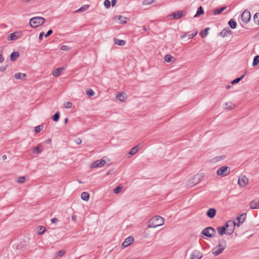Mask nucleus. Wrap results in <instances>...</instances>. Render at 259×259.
Here are the masks:
<instances>
[{
	"instance_id": "obj_37",
	"label": "nucleus",
	"mask_w": 259,
	"mask_h": 259,
	"mask_svg": "<svg viewBox=\"0 0 259 259\" xmlns=\"http://www.w3.org/2000/svg\"><path fill=\"white\" fill-rule=\"evenodd\" d=\"M259 63V55H257L255 56L253 58V61L252 63V66H255Z\"/></svg>"
},
{
	"instance_id": "obj_26",
	"label": "nucleus",
	"mask_w": 259,
	"mask_h": 259,
	"mask_svg": "<svg viewBox=\"0 0 259 259\" xmlns=\"http://www.w3.org/2000/svg\"><path fill=\"white\" fill-rule=\"evenodd\" d=\"M226 158V156L225 155H220V156H216V157H213L211 161L213 162H218L219 161H221V160H222L223 159H224L225 158Z\"/></svg>"
},
{
	"instance_id": "obj_18",
	"label": "nucleus",
	"mask_w": 259,
	"mask_h": 259,
	"mask_svg": "<svg viewBox=\"0 0 259 259\" xmlns=\"http://www.w3.org/2000/svg\"><path fill=\"white\" fill-rule=\"evenodd\" d=\"M231 34H232V31H231V30H229V28L224 29L220 32V35L222 36V37H225V36H227Z\"/></svg>"
},
{
	"instance_id": "obj_22",
	"label": "nucleus",
	"mask_w": 259,
	"mask_h": 259,
	"mask_svg": "<svg viewBox=\"0 0 259 259\" xmlns=\"http://www.w3.org/2000/svg\"><path fill=\"white\" fill-rule=\"evenodd\" d=\"M19 56V53L18 52H13L10 55V59L12 61H15L17 59Z\"/></svg>"
},
{
	"instance_id": "obj_63",
	"label": "nucleus",
	"mask_w": 259,
	"mask_h": 259,
	"mask_svg": "<svg viewBox=\"0 0 259 259\" xmlns=\"http://www.w3.org/2000/svg\"><path fill=\"white\" fill-rule=\"evenodd\" d=\"M22 1H23L24 2H25V3H28V2H29L30 1H31V0H22Z\"/></svg>"
},
{
	"instance_id": "obj_9",
	"label": "nucleus",
	"mask_w": 259,
	"mask_h": 259,
	"mask_svg": "<svg viewBox=\"0 0 259 259\" xmlns=\"http://www.w3.org/2000/svg\"><path fill=\"white\" fill-rule=\"evenodd\" d=\"M106 161L103 159L95 161L91 165V167L97 168L102 167L105 165Z\"/></svg>"
},
{
	"instance_id": "obj_20",
	"label": "nucleus",
	"mask_w": 259,
	"mask_h": 259,
	"mask_svg": "<svg viewBox=\"0 0 259 259\" xmlns=\"http://www.w3.org/2000/svg\"><path fill=\"white\" fill-rule=\"evenodd\" d=\"M201 178L202 177L200 176L199 175H195L193 179L191 180V181H193L192 184L194 185L198 183L199 181L201 180Z\"/></svg>"
},
{
	"instance_id": "obj_11",
	"label": "nucleus",
	"mask_w": 259,
	"mask_h": 259,
	"mask_svg": "<svg viewBox=\"0 0 259 259\" xmlns=\"http://www.w3.org/2000/svg\"><path fill=\"white\" fill-rule=\"evenodd\" d=\"M249 206L251 209L259 208V198H256L250 201Z\"/></svg>"
},
{
	"instance_id": "obj_13",
	"label": "nucleus",
	"mask_w": 259,
	"mask_h": 259,
	"mask_svg": "<svg viewBox=\"0 0 259 259\" xmlns=\"http://www.w3.org/2000/svg\"><path fill=\"white\" fill-rule=\"evenodd\" d=\"M202 256V255L200 251L195 250L191 254L190 259H200Z\"/></svg>"
},
{
	"instance_id": "obj_59",
	"label": "nucleus",
	"mask_w": 259,
	"mask_h": 259,
	"mask_svg": "<svg viewBox=\"0 0 259 259\" xmlns=\"http://www.w3.org/2000/svg\"><path fill=\"white\" fill-rule=\"evenodd\" d=\"M2 158L3 160H6L7 159V156L6 155H3Z\"/></svg>"
},
{
	"instance_id": "obj_35",
	"label": "nucleus",
	"mask_w": 259,
	"mask_h": 259,
	"mask_svg": "<svg viewBox=\"0 0 259 259\" xmlns=\"http://www.w3.org/2000/svg\"><path fill=\"white\" fill-rule=\"evenodd\" d=\"M244 76H245V75L243 74L240 77H238V78H236V79H234L233 80H232L231 81V84H235L238 83L244 77Z\"/></svg>"
},
{
	"instance_id": "obj_6",
	"label": "nucleus",
	"mask_w": 259,
	"mask_h": 259,
	"mask_svg": "<svg viewBox=\"0 0 259 259\" xmlns=\"http://www.w3.org/2000/svg\"><path fill=\"white\" fill-rule=\"evenodd\" d=\"M230 172V167L227 166H223L218 169L217 174L218 176L225 177L228 176Z\"/></svg>"
},
{
	"instance_id": "obj_64",
	"label": "nucleus",
	"mask_w": 259,
	"mask_h": 259,
	"mask_svg": "<svg viewBox=\"0 0 259 259\" xmlns=\"http://www.w3.org/2000/svg\"><path fill=\"white\" fill-rule=\"evenodd\" d=\"M143 30H144L145 31H147V28L146 27V26H144V27H143Z\"/></svg>"
},
{
	"instance_id": "obj_33",
	"label": "nucleus",
	"mask_w": 259,
	"mask_h": 259,
	"mask_svg": "<svg viewBox=\"0 0 259 259\" xmlns=\"http://www.w3.org/2000/svg\"><path fill=\"white\" fill-rule=\"evenodd\" d=\"M228 24L230 26V27L232 28V29H234L237 26V23L236 22L233 20V19H231L229 22H228Z\"/></svg>"
},
{
	"instance_id": "obj_48",
	"label": "nucleus",
	"mask_w": 259,
	"mask_h": 259,
	"mask_svg": "<svg viewBox=\"0 0 259 259\" xmlns=\"http://www.w3.org/2000/svg\"><path fill=\"white\" fill-rule=\"evenodd\" d=\"M60 49L61 50H62V51H69L70 50V47H68V46L64 45V46H62L61 47Z\"/></svg>"
},
{
	"instance_id": "obj_58",
	"label": "nucleus",
	"mask_w": 259,
	"mask_h": 259,
	"mask_svg": "<svg viewBox=\"0 0 259 259\" xmlns=\"http://www.w3.org/2000/svg\"><path fill=\"white\" fill-rule=\"evenodd\" d=\"M186 36H187V34H186V33H185L184 34H183V35H181V38L182 39H183L184 38H185V37H186Z\"/></svg>"
},
{
	"instance_id": "obj_44",
	"label": "nucleus",
	"mask_w": 259,
	"mask_h": 259,
	"mask_svg": "<svg viewBox=\"0 0 259 259\" xmlns=\"http://www.w3.org/2000/svg\"><path fill=\"white\" fill-rule=\"evenodd\" d=\"M65 251L64 250H61L57 252V256L61 257L63 256L65 254Z\"/></svg>"
},
{
	"instance_id": "obj_4",
	"label": "nucleus",
	"mask_w": 259,
	"mask_h": 259,
	"mask_svg": "<svg viewBox=\"0 0 259 259\" xmlns=\"http://www.w3.org/2000/svg\"><path fill=\"white\" fill-rule=\"evenodd\" d=\"M45 19L42 17H35L30 20V25L32 28H36L45 22Z\"/></svg>"
},
{
	"instance_id": "obj_16",
	"label": "nucleus",
	"mask_w": 259,
	"mask_h": 259,
	"mask_svg": "<svg viewBox=\"0 0 259 259\" xmlns=\"http://www.w3.org/2000/svg\"><path fill=\"white\" fill-rule=\"evenodd\" d=\"M216 210L213 208H209L206 212L207 216L210 219L214 218Z\"/></svg>"
},
{
	"instance_id": "obj_45",
	"label": "nucleus",
	"mask_w": 259,
	"mask_h": 259,
	"mask_svg": "<svg viewBox=\"0 0 259 259\" xmlns=\"http://www.w3.org/2000/svg\"><path fill=\"white\" fill-rule=\"evenodd\" d=\"M104 5L106 8H109L110 7L111 3L109 0H105Z\"/></svg>"
},
{
	"instance_id": "obj_34",
	"label": "nucleus",
	"mask_w": 259,
	"mask_h": 259,
	"mask_svg": "<svg viewBox=\"0 0 259 259\" xmlns=\"http://www.w3.org/2000/svg\"><path fill=\"white\" fill-rule=\"evenodd\" d=\"M46 231V229L44 226H39L37 227V233L38 235L42 234Z\"/></svg>"
},
{
	"instance_id": "obj_32",
	"label": "nucleus",
	"mask_w": 259,
	"mask_h": 259,
	"mask_svg": "<svg viewBox=\"0 0 259 259\" xmlns=\"http://www.w3.org/2000/svg\"><path fill=\"white\" fill-rule=\"evenodd\" d=\"M204 13V10L202 6H200L197 9V11L196 14L194 16V17H197L200 15H202Z\"/></svg>"
},
{
	"instance_id": "obj_27",
	"label": "nucleus",
	"mask_w": 259,
	"mask_h": 259,
	"mask_svg": "<svg viewBox=\"0 0 259 259\" xmlns=\"http://www.w3.org/2000/svg\"><path fill=\"white\" fill-rule=\"evenodd\" d=\"M90 198V194L88 192H83L81 194V198L84 201H88Z\"/></svg>"
},
{
	"instance_id": "obj_60",
	"label": "nucleus",
	"mask_w": 259,
	"mask_h": 259,
	"mask_svg": "<svg viewBox=\"0 0 259 259\" xmlns=\"http://www.w3.org/2000/svg\"><path fill=\"white\" fill-rule=\"evenodd\" d=\"M68 118H66L65 119V120H64V122H65V124H66V123H67L68 122Z\"/></svg>"
},
{
	"instance_id": "obj_30",
	"label": "nucleus",
	"mask_w": 259,
	"mask_h": 259,
	"mask_svg": "<svg viewBox=\"0 0 259 259\" xmlns=\"http://www.w3.org/2000/svg\"><path fill=\"white\" fill-rule=\"evenodd\" d=\"M26 76L25 73L20 72L17 73L15 74V77L17 79H23Z\"/></svg>"
},
{
	"instance_id": "obj_2",
	"label": "nucleus",
	"mask_w": 259,
	"mask_h": 259,
	"mask_svg": "<svg viewBox=\"0 0 259 259\" xmlns=\"http://www.w3.org/2000/svg\"><path fill=\"white\" fill-rule=\"evenodd\" d=\"M164 219L159 215H155L151 218L148 222L147 226L150 228H155L164 224Z\"/></svg>"
},
{
	"instance_id": "obj_7",
	"label": "nucleus",
	"mask_w": 259,
	"mask_h": 259,
	"mask_svg": "<svg viewBox=\"0 0 259 259\" xmlns=\"http://www.w3.org/2000/svg\"><path fill=\"white\" fill-rule=\"evenodd\" d=\"M251 15L249 11L246 10L244 11L241 16V21L244 23H247L250 20Z\"/></svg>"
},
{
	"instance_id": "obj_28",
	"label": "nucleus",
	"mask_w": 259,
	"mask_h": 259,
	"mask_svg": "<svg viewBox=\"0 0 259 259\" xmlns=\"http://www.w3.org/2000/svg\"><path fill=\"white\" fill-rule=\"evenodd\" d=\"M115 19H117L121 24H125L126 23V18L121 16H117L114 17Z\"/></svg>"
},
{
	"instance_id": "obj_49",
	"label": "nucleus",
	"mask_w": 259,
	"mask_h": 259,
	"mask_svg": "<svg viewBox=\"0 0 259 259\" xmlns=\"http://www.w3.org/2000/svg\"><path fill=\"white\" fill-rule=\"evenodd\" d=\"M2 52H3V49H0V63L3 62L5 60V59L2 54Z\"/></svg>"
},
{
	"instance_id": "obj_47",
	"label": "nucleus",
	"mask_w": 259,
	"mask_h": 259,
	"mask_svg": "<svg viewBox=\"0 0 259 259\" xmlns=\"http://www.w3.org/2000/svg\"><path fill=\"white\" fill-rule=\"evenodd\" d=\"M25 181V177L22 176L18 178L17 182L20 183H24Z\"/></svg>"
},
{
	"instance_id": "obj_38",
	"label": "nucleus",
	"mask_w": 259,
	"mask_h": 259,
	"mask_svg": "<svg viewBox=\"0 0 259 259\" xmlns=\"http://www.w3.org/2000/svg\"><path fill=\"white\" fill-rule=\"evenodd\" d=\"M60 117V112H57L52 117V119L55 121H58Z\"/></svg>"
},
{
	"instance_id": "obj_43",
	"label": "nucleus",
	"mask_w": 259,
	"mask_h": 259,
	"mask_svg": "<svg viewBox=\"0 0 259 259\" xmlns=\"http://www.w3.org/2000/svg\"><path fill=\"white\" fill-rule=\"evenodd\" d=\"M64 107L66 108H72V104L71 102H65L64 103Z\"/></svg>"
},
{
	"instance_id": "obj_17",
	"label": "nucleus",
	"mask_w": 259,
	"mask_h": 259,
	"mask_svg": "<svg viewBox=\"0 0 259 259\" xmlns=\"http://www.w3.org/2000/svg\"><path fill=\"white\" fill-rule=\"evenodd\" d=\"M64 70V68L63 67H59L56 69H55L52 73V74L55 77L59 76L61 72Z\"/></svg>"
},
{
	"instance_id": "obj_25",
	"label": "nucleus",
	"mask_w": 259,
	"mask_h": 259,
	"mask_svg": "<svg viewBox=\"0 0 259 259\" xmlns=\"http://www.w3.org/2000/svg\"><path fill=\"white\" fill-rule=\"evenodd\" d=\"M226 7H223L220 9H217L213 10V14L214 15L220 14L222 12L226 9Z\"/></svg>"
},
{
	"instance_id": "obj_61",
	"label": "nucleus",
	"mask_w": 259,
	"mask_h": 259,
	"mask_svg": "<svg viewBox=\"0 0 259 259\" xmlns=\"http://www.w3.org/2000/svg\"><path fill=\"white\" fill-rule=\"evenodd\" d=\"M72 219L73 220V221H75V219H76V216L75 215H73L72 217Z\"/></svg>"
},
{
	"instance_id": "obj_41",
	"label": "nucleus",
	"mask_w": 259,
	"mask_h": 259,
	"mask_svg": "<svg viewBox=\"0 0 259 259\" xmlns=\"http://www.w3.org/2000/svg\"><path fill=\"white\" fill-rule=\"evenodd\" d=\"M89 8V5H83L78 10H77L76 12L84 11L88 10Z\"/></svg>"
},
{
	"instance_id": "obj_14",
	"label": "nucleus",
	"mask_w": 259,
	"mask_h": 259,
	"mask_svg": "<svg viewBox=\"0 0 259 259\" xmlns=\"http://www.w3.org/2000/svg\"><path fill=\"white\" fill-rule=\"evenodd\" d=\"M134 239L133 237H128L126 238L122 244V246L123 247H127L132 244L134 242Z\"/></svg>"
},
{
	"instance_id": "obj_21",
	"label": "nucleus",
	"mask_w": 259,
	"mask_h": 259,
	"mask_svg": "<svg viewBox=\"0 0 259 259\" xmlns=\"http://www.w3.org/2000/svg\"><path fill=\"white\" fill-rule=\"evenodd\" d=\"M43 150V148L42 145L39 144L37 146L35 147L33 150V153H37L38 154H40Z\"/></svg>"
},
{
	"instance_id": "obj_24",
	"label": "nucleus",
	"mask_w": 259,
	"mask_h": 259,
	"mask_svg": "<svg viewBox=\"0 0 259 259\" xmlns=\"http://www.w3.org/2000/svg\"><path fill=\"white\" fill-rule=\"evenodd\" d=\"M113 41L115 44L120 46H123L125 44V42L123 40L117 39L116 38H114Z\"/></svg>"
},
{
	"instance_id": "obj_8",
	"label": "nucleus",
	"mask_w": 259,
	"mask_h": 259,
	"mask_svg": "<svg viewBox=\"0 0 259 259\" xmlns=\"http://www.w3.org/2000/svg\"><path fill=\"white\" fill-rule=\"evenodd\" d=\"M248 183V178L245 176H242L239 178L238 185L241 187H244Z\"/></svg>"
},
{
	"instance_id": "obj_50",
	"label": "nucleus",
	"mask_w": 259,
	"mask_h": 259,
	"mask_svg": "<svg viewBox=\"0 0 259 259\" xmlns=\"http://www.w3.org/2000/svg\"><path fill=\"white\" fill-rule=\"evenodd\" d=\"M197 31H196L194 33H192L190 34H189L188 35L189 39H192V38H193L197 34Z\"/></svg>"
},
{
	"instance_id": "obj_53",
	"label": "nucleus",
	"mask_w": 259,
	"mask_h": 259,
	"mask_svg": "<svg viewBox=\"0 0 259 259\" xmlns=\"http://www.w3.org/2000/svg\"><path fill=\"white\" fill-rule=\"evenodd\" d=\"M153 2V1H151V2H149L148 0H145L143 2L144 5H151Z\"/></svg>"
},
{
	"instance_id": "obj_12",
	"label": "nucleus",
	"mask_w": 259,
	"mask_h": 259,
	"mask_svg": "<svg viewBox=\"0 0 259 259\" xmlns=\"http://www.w3.org/2000/svg\"><path fill=\"white\" fill-rule=\"evenodd\" d=\"M246 213H242L239 217H237L235 221L236 222V225L238 227L240 226V224L243 223L246 218Z\"/></svg>"
},
{
	"instance_id": "obj_62",
	"label": "nucleus",
	"mask_w": 259,
	"mask_h": 259,
	"mask_svg": "<svg viewBox=\"0 0 259 259\" xmlns=\"http://www.w3.org/2000/svg\"><path fill=\"white\" fill-rule=\"evenodd\" d=\"M231 85H227V86H226V88L227 89H230V88H231Z\"/></svg>"
},
{
	"instance_id": "obj_31",
	"label": "nucleus",
	"mask_w": 259,
	"mask_h": 259,
	"mask_svg": "<svg viewBox=\"0 0 259 259\" xmlns=\"http://www.w3.org/2000/svg\"><path fill=\"white\" fill-rule=\"evenodd\" d=\"M209 29V28H205L204 30H203L200 33V35L201 37L204 38L205 37L207 34H208V31Z\"/></svg>"
},
{
	"instance_id": "obj_46",
	"label": "nucleus",
	"mask_w": 259,
	"mask_h": 259,
	"mask_svg": "<svg viewBox=\"0 0 259 259\" xmlns=\"http://www.w3.org/2000/svg\"><path fill=\"white\" fill-rule=\"evenodd\" d=\"M86 93L89 96H90V97L94 96L95 94L94 91L92 89H90V90H88L87 91Z\"/></svg>"
},
{
	"instance_id": "obj_1",
	"label": "nucleus",
	"mask_w": 259,
	"mask_h": 259,
	"mask_svg": "<svg viewBox=\"0 0 259 259\" xmlns=\"http://www.w3.org/2000/svg\"><path fill=\"white\" fill-rule=\"evenodd\" d=\"M235 226L236 222L230 220L228 221L224 226L218 227L217 231L221 236H223L225 234L230 235L234 232Z\"/></svg>"
},
{
	"instance_id": "obj_10",
	"label": "nucleus",
	"mask_w": 259,
	"mask_h": 259,
	"mask_svg": "<svg viewBox=\"0 0 259 259\" xmlns=\"http://www.w3.org/2000/svg\"><path fill=\"white\" fill-rule=\"evenodd\" d=\"M183 15V12L181 11H178L171 13L168 15V17L171 18L173 19H179L181 18Z\"/></svg>"
},
{
	"instance_id": "obj_54",
	"label": "nucleus",
	"mask_w": 259,
	"mask_h": 259,
	"mask_svg": "<svg viewBox=\"0 0 259 259\" xmlns=\"http://www.w3.org/2000/svg\"><path fill=\"white\" fill-rule=\"evenodd\" d=\"M7 66H1L0 67V71L4 72L7 69Z\"/></svg>"
},
{
	"instance_id": "obj_52",
	"label": "nucleus",
	"mask_w": 259,
	"mask_h": 259,
	"mask_svg": "<svg viewBox=\"0 0 259 259\" xmlns=\"http://www.w3.org/2000/svg\"><path fill=\"white\" fill-rule=\"evenodd\" d=\"M53 33L52 30H49L48 31L47 33L45 35V37H47L50 36L51 34H52Z\"/></svg>"
},
{
	"instance_id": "obj_23",
	"label": "nucleus",
	"mask_w": 259,
	"mask_h": 259,
	"mask_svg": "<svg viewBox=\"0 0 259 259\" xmlns=\"http://www.w3.org/2000/svg\"><path fill=\"white\" fill-rule=\"evenodd\" d=\"M18 32H15L12 33L9 36L8 40H14L17 39L19 37V35H18Z\"/></svg>"
},
{
	"instance_id": "obj_3",
	"label": "nucleus",
	"mask_w": 259,
	"mask_h": 259,
	"mask_svg": "<svg viewBox=\"0 0 259 259\" xmlns=\"http://www.w3.org/2000/svg\"><path fill=\"white\" fill-rule=\"evenodd\" d=\"M226 246V240L224 239L220 240L217 246L212 249V253L215 256H217L223 252Z\"/></svg>"
},
{
	"instance_id": "obj_19",
	"label": "nucleus",
	"mask_w": 259,
	"mask_h": 259,
	"mask_svg": "<svg viewBox=\"0 0 259 259\" xmlns=\"http://www.w3.org/2000/svg\"><path fill=\"white\" fill-rule=\"evenodd\" d=\"M224 108L228 110H233L235 108V105L232 102H229L224 104Z\"/></svg>"
},
{
	"instance_id": "obj_51",
	"label": "nucleus",
	"mask_w": 259,
	"mask_h": 259,
	"mask_svg": "<svg viewBox=\"0 0 259 259\" xmlns=\"http://www.w3.org/2000/svg\"><path fill=\"white\" fill-rule=\"evenodd\" d=\"M74 141L75 142L76 144H77V145H79L82 142V140L80 138H76L74 140Z\"/></svg>"
},
{
	"instance_id": "obj_55",
	"label": "nucleus",
	"mask_w": 259,
	"mask_h": 259,
	"mask_svg": "<svg viewBox=\"0 0 259 259\" xmlns=\"http://www.w3.org/2000/svg\"><path fill=\"white\" fill-rule=\"evenodd\" d=\"M45 36L44 35V33L43 32H40L39 33V37H38V38L40 40H42V38H43V36Z\"/></svg>"
},
{
	"instance_id": "obj_57",
	"label": "nucleus",
	"mask_w": 259,
	"mask_h": 259,
	"mask_svg": "<svg viewBox=\"0 0 259 259\" xmlns=\"http://www.w3.org/2000/svg\"><path fill=\"white\" fill-rule=\"evenodd\" d=\"M116 2H117L116 0H112L110 3H111L112 6L113 7V6H114L115 5Z\"/></svg>"
},
{
	"instance_id": "obj_5",
	"label": "nucleus",
	"mask_w": 259,
	"mask_h": 259,
	"mask_svg": "<svg viewBox=\"0 0 259 259\" xmlns=\"http://www.w3.org/2000/svg\"><path fill=\"white\" fill-rule=\"evenodd\" d=\"M215 233V229L211 227H208L204 228L201 232V234L208 238H212L214 236Z\"/></svg>"
},
{
	"instance_id": "obj_40",
	"label": "nucleus",
	"mask_w": 259,
	"mask_h": 259,
	"mask_svg": "<svg viewBox=\"0 0 259 259\" xmlns=\"http://www.w3.org/2000/svg\"><path fill=\"white\" fill-rule=\"evenodd\" d=\"M173 57L169 54L166 55L164 57V61L166 62H170Z\"/></svg>"
},
{
	"instance_id": "obj_39",
	"label": "nucleus",
	"mask_w": 259,
	"mask_h": 259,
	"mask_svg": "<svg viewBox=\"0 0 259 259\" xmlns=\"http://www.w3.org/2000/svg\"><path fill=\"white\" fill-rule=\"evenodd\" d=\"M43 128L44 126L42 125L36 126V127H35L34 131L36 133H39L43 130Z\"/></svg>"
},
{
	"instance_id": "obj_42",
	"label": "nucleus",
	"mask_w": 259,
	"mask_h": 259,
	"mask_svg": "<svg viewBox=\"0 0 259 259\" xmlns=\"http://www.w3.org/2000/svg\"><path fill=\"white\" fill-rule=\"evenodd\" d=\"M122 189V187L119 186L114 189V193L115 194H118L121 192Z\"/></svg>"
},
{
	"instance_id": "obj_29",
	"label": "nucleus",
	"mask_w": 259,
	"mask_h": 259,
	"mask_svg": "<svg viewBox=\"0 0 259 259\" xmlns=\"http://www.w3.org/2000/svg\"><path fill=\"white\" fill-rule=\"evenodd\" d=\"M139 150V148L138 147V145L134 147H133V148H132V149L129 151L128 154H130L131 155H134L138 152Z\"/></svg>"
},
{
	"instance_id": "obj_15",
	"label": "nucleus",
	"mask_w": 259,
	"mask_h": 259,
	"mask_svg": "<svg viewBox=\"0 0 259 259\" xmlns=\"http://www.w3.org/2000/svg\"><path fill=\"white\" fill-rule=\"evenodd\" d=\"M126 97V95L125 93L121 92V93H118L117 95V96L116 97V99L117 100H119L121 102H124L125 101Z\"/></svg>"
},
{
	"instance_id": "obj_56",
	"label": "nucleus",
	"mask_w": 259,
	"mask_h": 259,
	"mask_svg": "<svg viewBox=\"0 0 259 259\" xmlns=\"http://www.w3.org/2000/svg\"><path fill=\"white\" fill-rule=\"evenodd\" d=\"M58 220L56 218L51 219V222L52 223H56L57 222H58Z\"/></svg>"
},
{
	"instance_id": "obj_36",
	"label": "nucleus",
	"mask_w": 259,
	"mask_h": 259,
	"mask_svg": "<svg viewBox=\"0 0 259 259\" xmlns=\"http://www.w3.org/2000/svg\"><path fill=\"white\" fill-rule=\"evenodd\" d=\"M253 20L255 24L259 25V13H256L254 14Z\"/></svg>"
}]
</instances>
